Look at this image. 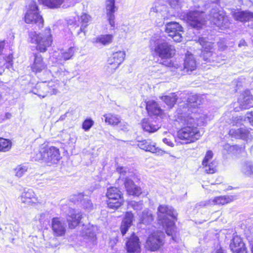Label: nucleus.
Wrapping results in <instances>:
<instances>
[{"instance_id": "f257e3e1", "label": "nucleus", "mask_w": 253, "mask_h": 253, "mask_svg": "<svg viewBox=\"0 0 253 253\" xmlns=\"http://www.w3.org/2000/svg\"><path fill=\"white\" fill-rule=\"evenodd\" d=\"M175 121L182 126L177 132L179 140L185 144H190L199 139L201 135L198 118L192 117L190 113H180L177 115Z\"/></svg>"}, {"instance_id": "f03ea898", "label": "nucleus", "mask_w": 253, "mask_h": 253, "mask_svg": "<svg viewBox=\"0 0 253 253\" xmlns=\"http://www.w3.org/2000/svg\"><path fill=\"white\" fill-rule=\"evenodd\" d=\"M28 42L35 45L38 53L46 52L53 44V36L50 28H46L42 33L29 31L28 34Z\"/></svg>"}, {"instance_id": "7ed1b4c3", "label": "nucleus", "mask_w": 253, "mask_h": 253, "mask_svg": "<svg viewBox=\"0 0 253 253\" xmlns=\"http://www.w3.org/2000/svg\"><path fill=\"white\" fill-rule=\"evenodd\" d=\"M60 158V152L58 148L44 144L40 146L39 151L35 155L36 161L44 163L49 166L56 164Z\"/></svg>"}, {"instance_id": "20e7f679", "label": "nucleus", "mask_w": 253, "mask_h": 253, "mask_svg": "<svg viewBox=\"0 0 253 253\" xmlns=\"http://www.w3.org/2000/svg\"><path fill=\"white\" fill-rule=\"evenodd\" d=\"M105 196L106 207L109 210L116 211L125 204L124 193L118 187L112 186L107 188Z\"/></svg>"}, {"instance_id": "39448f33", "label": "nucleus", "mask_w": 253, "mask_h": 253, "mask_svg": "<svg viewBox=\"0 0 253 253\" xmlns=\"http://www.w3.org/2000/svg\"><path fill=\"white\" fill-rule=\"evenodd\" d=\"M24 21L26 24L35 26L38 29L43 27L44 20L35 0L32 1L28 5L24 14Z\"/></svg>"}, {"instance_id": "423d86ee", "label": "nucleus", "mask_w": 253, "mask_h": 253, "mask_svg": "<svg viewBox=\"0 0 253 253\" xmlns=\"http://www.w3.org/2000/svg\"><path fill=\"white\" fill-rule=\"evenodd\" d=\"M153 45L150 43V50L152 55L157 56L162 59H169L173 57L176 53V50L174 46L167 42H161Z\"/></svg>"}, {"instance_id": "0eeeda50", "label": "nucleus", "mask_w": 253, "mask_h": 253, "mask_svg": "<svg viewBox=\"0 0 253 253\" xmlns=\"http://www.w3.org/2000/svg\"><path fill=\"white\" fill-rule=\"evenodd\" d=\"M165 235L161 231H155L148 236L144 248L150 252L159 250L164 245Z\"/></svg>"}, {"instance_id": "6e6552de", "label": "nucleus", "mask_w": 253, "mask_h": 253, "mask_svg": "<svg viewBox=\"0 0 253 253\" xmlns=\"http://www.w3.org/2000/svg\"><path fill=\"white\" fill-rule=\"evenodd\" d=\"M185 18L187 23L197 30L201 29L206 23V15L202 11H189L185 15Z\"/></svg>"}, {"instance_id": "1a4fd4ad", "label": "nucleus", "mask_w": 253, "mask_h": 253, "mask_svg": "<svg viewBox=\"0 0 253 253\" xmlns=\"http://www.w3.org/2000/svg\"><path fill=\"white\" fill-rule=\"evenodd\" d=\"M126 56L125 51L119 50L113 52L108 58L106 64V71L109 73H113L119 68L124 61Z\"/></svg>"}, {"instance_id": "9d476101", "label": "nucleus", "mask_w": 253, "mask_h": 253, "mask_svg": "<svg viewBox=\"0 0 253 253\" xmlns=\"http://www.w3.org/2000/svg\"><path fill=\"white\" fill-rule=\"evenodd\" d=\"M165 32L173 41L179 42L182 41V34L183 33L182 27L176 22H170L166 25Z\"/></svg>"}, {"instance_id": "9b49d317", "label": "nucleus", "mask_w": 253, "mask_h": 253, "mask_svg": "<svg viewBox=\"0 0 253 253\" xmlns=\"http://www.w3.org/2000/svg\"><path fill=\"white\" fill-rule=\"evenodd\" d=\"M83 217L81 212L76 209H71L66 215L68 228L73 230L77 228L81 224Z\"/></svg>"}, {"instance_id": "f8f14e48", "label": "nucleus", "mask_w": 253, "mask_h": 253, "mask_svg": "<svg viewBox=\"0 0 253 253\" xmlns=\"http://www.w3.org/2000/svg\"><path fill=\"white\" fill-rule=\"evenodd\" d=\"M137 146L146 152L155 153L158 155H163L166 152L156 146V144L151 139H145L137 141Z\"/></svg>"}, {"instance_id": "ddd939ff", "label": "nucleus", "mask_w": 253, "mask_h": 253, "mask_svg": "<svg viewBox=\"0 0 253 253\" xmlns=\"http://www.w3.org/2000/svg\"><path fill=\"white\" fill-rule=\"evenodd\" d=\"M125 249L128 253H140L141 242L139 238L135 233H132L129 237L126 238Z\"/></svg>"}, {"instance_id": "4468645a", "label": "nucleus", "mask_w": 253, "mask_h": 253, "mask_svg": "<svg viewBox=\"0 0 253 253\" xmlns=\"http://www.w3.org/2000/svg\"><path fill=\"white\" fill-rule=\"evenodd\" d=\"M145 109L148 116L155 118H163L165 116L164 111L157 102L154 100H145Z\"/></svg>"}, {"instance_id": "2eb2a0df", "label": "nucleus", "mask_w": 253, "mask_h": 253, "mask_svg": "<svg viewBox=\"0 0 253 253\" xmlns=\"http://www.w3.org/2000/svg\"><path fill=\"white\" fill-rule=\"evenodd\" d=\"M20 198L21 202L27 206L34 207L41 203L40 200L32 189H25Z\"/></svg>"}, {"instance_id": "dca6fc26", "label": "nucleus", "mask_w": 253, "mask_h": 253, "mask_svg": "<svg viewBox=\"0 0 253 253\" xmlns=\"http://www.w3.org/2000/svg\"><path fill=\"white\" fill-rule=\"evenodd\" d=\"M104 121L108 125L113 126H119L120 129L126 131L127 129L128 124L126 122H122L120 116L114 113H109L103 115Z\"/></svg>"}, {"instance_id": "f3484780", "label": "nucleus", "mask_w": 253, "mask_h": 253, "mask_svg": "<svg viewBox=\"0 0 253 253\" xmlns=\"http://www.w3.org/2000/svg\"><path fill=\"white\" fill-rule=\"evenodd\" d=\"M51 228L55 237L65 236L67 232L66 226L59 217H54L51 219Z\"/></svg>"}, {"instance_id": "a211bd4d", "label": "nucleus", "mask_w": 253, "mask_h": 253, "mask_svg": "<svg viewBox=\"0 0 253 253\" xmlns=\"http://www.w3.org/2000/svg\"><path fill=\"white\" fill-rule=\"evenodd\" d=\"M33 56V62L30 66L32 72L37 74L45 70L47 68V64L44 61L42 55L40 53H35Z\"/></svg>"}, {"instance_id": "6ab92c4d", "label": "nucleus", "mask_w": 253, "mask_h": 253, "mask_svg": "<svg viewBox=\"0 0 253 253\" xmlns=\"http://www.w3.org/2000/svg\"><path fill=\"white\" fill-rule=\"evenodd\" d=\"M229 247L232 253H248L247 248L243 239L237 235L233 237Z\"/></svg>"}, {"instance_id": "aec40b11", "label": "nucleus", "mask_w": 253, "mask_h": 253, "mask_svg": "<svg viewBox=\"0 0 253 253\" xmlns=\"http://www.w3.org/2000/svg\"><path fill=\"white\" fill-rule=\"evenodd\" d=\"M197 68V62L193 54L187 52L184 60L183 70L189 73L196 70Z\"/></svg>"}, {"instance_id": "412c9836", "label": "nucleus", "mask_w": 253, "mask_h": 253, "mask_svg": "<svg viewBox=\"0 0 253 253\" xmlns=\"http://www.w3.org/2000/svg\"><path fill=\"white\" fill-rule=\"evenodd\" d=\"M115 2V0H106V9L108 20L111 26L114 29L115 27L114 13L116 7Z\"/></svg>"}, {"instance_id": "4be33fe9", "label": "nucleus", "mask_w": 253, "mask_h": 253, "mask_svg": "<svg viewBox=\"0 0 253 253\" xmlns=\"http://www.w3.org/2000/svg\"><path fill=\"white\" fill-rule=\"evenodd\" d=\"M200 104L201 100L199 97L196 95H193L188 97L185 104L186 107L189 112L196 114L200 108Z\"/></svg>"}, {"instance_id": "5701e85b", "label": "nucleus", "mask_w": 253, "mask_h": 253, "mask_svg": "<svg viewBox=\"0 0 253 253\" xmlns=\"http://www.w3.org/2000/svg\"><path fill=\"white\" fill-rule=\"evenodd\" d=\"M124 184L127 194L128 195L138 197L142 193L141 188L136 185L131 180H126Z\"/></svg>"}, {"instance_id": "b1692460", "label": "nucleus", "mask_w": 253, "mask_h": 253, "mask_svg": "<svg viewBox=\"0 0 253 253\" xmlns=\"http://www.w3.org/2000/svg\"><path fill=\"white\" fill-rule=\"evenodd\" d=\"M233 16L235 20L243 23L253 20V12L249 11L235 12Z\"/></svg>"}, {"instance_id": "393cba45", "label": "nucleus", "mask_w": 253, "mask_h": 253, "mask_svg": "<svg viewBox=\"0 0 253 253\" xmlns=\"http://www.w3.org/2000/svg\"><path fill=\"white\" fill-rule=\"evenodd\" d=\"M236 199L235 195H222L215 197L212 202L215 205L224 206L233 202Z\"/></svg>"}, {"instance_id": "a878e982", "label": "nucleus", "mask_w": 253, "mask_h": 253, "mask_svg": "<svg viewBox=\"0 0 253 253\" xmlns=\"http://www.w3.org/2000/svg\"><path fill=\"white\" fill-rule=\"evenodd\" d=\"M160 98L168 106L169 109H172L177 101L178 96L176 92H172L169 95H162Z\"/></svg>"}, {"instance_id": "bb28decb", "label": "nucleus", "mask_w": 253, "mask_h": 253, "mask_svg": "<svg viewBox=\"0 0 253 253\" xmlns=\"http://www.w3.org/2000/svg\"><path fill=\"white\" fill-rule=\"evenodd\" d=\"M143 130L148 133H153L157 131L160 126L158 124H154L152 122L147 119H143L141 123Z\"/></svg>"}, {"instance_id": "cd10ccee", "label": "nucleus", "mask_w": 253, "mask_h": 253, "mask_svg": "<svg viewBox=\"0 0 253 253\" xmlns=\"http://www.w3.org/2000/svg\"><path fill=\"white\" fill-rule=\"evenodd\" d=\"M242 103L246 108H249L253 107V94L251 90L246 89L241 94Z\"/></svg>"}, {"instance_id": "c85d7f7f", "label": "nucleus", "mask_w": 253, "mask_h": 253, "mask_svg": "<svg viewBox=\"0 0 253 253\" xmlns=\"http://www.w3.org/2000/svg\"><path fill=\"white\" fill-rule=\"evenodd\" d=\"M39 4L50 9L60 8L64 3L65 0H38Z\"/></svg>"}, {"instance_id": "c756f323", "label": "nucleus", "mask_w": 253, "mask_h": 253, "mask_svg": "<svg viewBox=\"0 0 253 253\" xmlns=\"http://www.w3.org/2000/svg\"><path fill=\"white\" fill-rule=\"evenodd\" d=\"M48 89L46 82L38 83L33 88L32 92L39 97L44 98L46 97V89Z\"/></svg>"}, {"instance_id": "7c9ffc66", "label": "nucleus", "mask_w": 253, "mask_h": 253, "mask_svg": "<svg viewBox=\"0 0 253 253\" xmlns=\"http://www.w3.org/2000/svg\"><path fill=\"white\" fill-rule=\"evenodd\" d=\"M46 85L48 87V89L46 90V96L52 95L56 94L59 87V83L57 81H50L48 82H46Z\"/></svg>"}, {"instance_id": "2f4dec72", "label": "nucleus", "mask_w": 253, "mask_h": 253, "mask_svg": "<svg viewBox=\"0 0 253 253\" xmlns=\"http://www.w3.org/2000/svg\"><path fill=\"white\" fill-rule=\"evenodd\" d=\"M113 40V36L111 34L101 35L96 38L93 41L95 43H101L103 45L110 44Z\"/></svg>"}, {"instance_id": "473e14b6", "label": "nucleus", "mask_w": 253, "mask_h": 253, "mask_svg": "<svg viewBox=\"0 0 253 253\" xmlns=\"http://www.w3.org/2000/svg\"><path fill=\"white\" fill-rule=\"evenodd\" d=\"M12 147V142L10 139L0 137V153L8 152Z\"/></svg>"}, {"instance_id": "72a5a7b5", "label": "nucleus", "mask_w": 253, "mask_h": 253, "mask_svg": "<svg viewBox=\"0 0 253 253\" xmlns=\"http://www.w3.org/2000/svg\"><path fill=\"white\" fill-rule=\"evenodd\" d=\"M204 171L205 173L208 174H214L217 172V166L214 162H211L210 163L202 165Z\"/></svg>"}, {"instance_id": "f704fd0d", "label": "nucleus", "mask_w": 253, "mask_h": 253, "mask_svg": "<svg viewBox=\"0 0 253 253\" xmlns=\"http://www.w3.org/2000/svg\"><path fill=\"white\" fill-rule=\"evenodd\" d=\"M76 51V48L71 46L66 50H62L61 52V58L64 61H67L71 59Z\"/></svg>"}, {"instance_id": "c9c22d12", "label": "nucleus", "mask_w": 253, "mask_h": 253, "mask_svg": "<svg viewBox=\"0 0 253 253\" xmlns=\"http://www.w3.org/2000/svg\"><path fill=\"white\" fill-rule=\"evenodd\" d=\"M160 214L159 215L160 220L162 221H167L166 218L168 215H170V211L168 207L165 205H160L158 209Z\"/></svg>"}, {"instance_id": "e433bc0d", "label": "nucleus", "mask_w": 253, "mask_h": 253, "mask_svg": "<svg viewBox=\"0 0 253 253\" xmlns=\"http://www.w3.org/2000/svg\"><path fill=\"white\" fill-rule=\"evenodd\" d=\"M163 226H166V232L169 236H172L175 233V226L174 222L172 221H164L161 222Z\"/></svg>"}, {"instance_id": "4c0bfd02", "label": "nucleus", "mask_w": 253, "mask_h": 253, "mask_svg": "<svg viewBox=\"0 0 253 253\" xmlns=\"http://www.w3.org/2000/svg\"><path fill=\"white\" fill-rule=\"evenodd\" d=\"M134 218V214L131 211H126L122 223L132 226Z\"/></svg>"}, {"instance_id": "58836bf2", "label": "nucleus", "mask_w": 253, "mask_h": 253, "mask_svg": "<svg viewBox=\"0 0 253 253\" xmlns=\"http://www.w3.org/2000/svg\"><path fill=\"white\" fill-rule=\"evenodd\" d=\"M91 17L86 13H83L79 18L82 27L85 28L88 25V23L91 20Z\"/></svg>"}, {"instance_id": "ea45409f", "label": "nucleus", "mask_w": 253, "mask_h": 253, "mask_svg": "<svg viewBox=\"0 0 253 253\" xmlns=\"http://www.w3.org/2000/svg\"><path fill=\"white\" fill-rule=\"evenodd\" d=\"M28 167L23 165H20L14 169L15 175L18 177L22 176L28 170Z\"/></svg>"}, {"instance_id": "a19ab883", "label": "nucleus", "mask_w": 253, "mask_h": 253, "mask_svg": "<svg viewBox=\"0 0 253 253\" xmlns=\"http://www.w3.org/2000/svg\"><path fill=\"white\" fill-rule=\"evenodd\" d=\"M93 125L94 121L90 118H87L83 122L82 128L85 131H88Z\"/></svg>"}, {"instance_id": "79ce46f5", "label": "nucleus", "mask_w": 253, "mask_h": 253, "mask_svg": "<svg viewBox=\"0 0 253 253\" xmlns=\"http://www.w3.org/2000/svg\"><path fill=\"white\" fill-rule=\"evenodd\" d=\"M238 134L243 139H246L251 136L250 130L249 129L240 128L238 129Z\"/></svg>"}, {"instance_id": "37998d69", "label": "nucleus", "mask_w": 253, "mask_h": 253, "mask_svg": "<svg viewBox=\"0 0 253 253\" xmlns=\"http://www.w3.org/2000/svg\"><path fill=\"white\" fill-rule=\"evenodd\" d=\"M213 156V154L211 150H208L206 152V155L203 158L202 162V165L210 163L211 161Z\"/></svg>"}, {"instance_id": "c03bdc74", "label": "nucleus", "mask_w": 253, "mask_h": 253, "mask_svg": "<svg viewBox=\"0 0 253 253\" xmlns=\"http://www.w3.org/2000/svg\"><path fill=\"white\" fill-rule=\"evenodd\" d=\"M232 151L236 155H240L243 153H246L245 146H238L237 145H233L232 146Z\"/></svg>"}, {"instance_id": "a18cd8bd", "label": "nucleus", "mask_w": 253, "mask_h": 253, "mask_svg": "<svg viewBox=\"0 0 253 253\" xmlns=\"http://www.w3.org/2000/svg\"><path fill=\"white\" fill-rule=\"evenodd\" d=\"M213 47V43L208 42L207 43L202 47V51L204 53H208L211 52Z\"/></svg>"}, {"instance_id": "49530a36", "label": "nucleus", "mask_w": 253, "mask_h": 253, "mask_svg": "<svg viewBox=\"0 0 253 253\" xmlns=\"http://www.w3.org/2000/svg\"><path fill=\"white\" fill-rule=\"evenodd\" d=\"M153 219V216L151 214H143L141 218V223L144 224H149L151 223Z\"/></svg>"}, {"instance_id": "de8ad7c7", "label": "nucleus", "mask_w": 253, "mask_h": 253, "mask_svg": "<svg viewBox=\"0 0 253 253\" xmlns=\"http://www.w3.org/2000/svg\"><path fill=\"white\" fill-rule=\"evenodd\" d=\"M131 225L126 224L121 222L120 229L121 233L122 235L124 236L128 231L129 228L131 227Z\"/></svg>"}, {"instance_id": "09e8293b", "label": "nucleus", "mask_w": 253, "mask_h": 253, "mask_svg": "<svg viewBox=\"0 0 253 253\" xmlns=\"http://www.w3.org/2000/svg\"><path fill=\"white\" fill-rule=\"evenodd\" d=\"M13 59V56L12 53L9 54L8 55H6L4 57V60L6 63L7 64V67H9L10 66H12Z\"/></svg>"}, {"instance_id": "8fccbe9b", "label": "nucleus", "mask_w": 253, "mask_h": 253, "mask_svg": "<svg viewBox=\"0 0 253 253\" xmlns=\"http://www.w3.org/2000/svg\"><path fill=\"white\" fill-rule=\"evenodd\" d=\"M246 118L251 125L253 126V111L247 112L246 114Z\"/></svg>"}, {"instance_id": "3c124183", "label": "nucleus", "mask_w": 253, "mask_h": 253, "mask_svg": "<svg viewBox=\"0 0 253 253\" xmlns=\"http://www.w3.org/2000/svg\"><path fill=\"white\" fill-rule=\"evenodd\" d=\"M208 42V41H207L206 39L204 37H200L197 40V42L201 45L202 47L205 45V44L207 43Z\"/></svg>"}, {"instance_id": "603ef678", "label": "nucleus", "mask_w": 253, "mask_h": 253, "mask_svg": "<svg viewBox=\"0 0 253 253\" xmlns=\"http://www.w3.org/2000/svg\"><path fill=\"white\" fill-rule=\"evenodd\" d=\"M163 141L166 143L168 145L170 146V147H173L174 146V143L171 141H170L169 139H168V138H164L163 139Z\"/></svg>"}, {"instance_id": "864d4df0", "label": "nucleus", "mask_w": 253, "mask_h": 253, "mask_svg": "<svg viewBox=\"0 0 253 253\" xmlns=\"http://www.w3.org/2000/svg\"><path fill=\"white\" fill-rule=\"evenodd\" d=\"M5 41H0V55L2 53L3 50L5 46Z\"/></svg>"}, {"instance_id": "5fc2aeb1", "label": "nucleus", "mask_w": 253, "mask_h": 253, "mask_svg": "<svg viewBox=\"0 0 253 253\" xmlns=\"http://www.w3.org/2000/svg\"><path fill=\"white\" fill-rule=\"evenodd\" d=\"M249 246L250 248L251 252V253H253V241H249Z\"/></svg>"}, {"instance_id": "6e6d98bb", "label": "nucleus", "mask_w": 253, "mask_h": 253, "mask_svg": "<svg viewBox=\"0 0 253 253\" xmlns=\"http://www.w3.org/2000/svg\"><path fill=\"white\" fill-rule=\"evenodd\" d=\"M138 205V203L134 202L133 204H131V206L132 208L134 209V207H135V205Z\"/></svg>"}, {"instance_id": "4d7b16f0", "label": "nucleus", "mask_w": 253, "mask_h": 253, "mask_svg": "<svg viewBox=\"0 0 253 253\" xmlns=\"http://www.w3.org/2000/svg\"><path fill=\"white\" fill-rule=\"evenodd\" d=\"M123 167H119L117 168V170L120 172H121L122 171V170H123Z\"/></svg>"}, {"instance_id": "13d9d810", "label": "nucleus", "mask_w": 253, "mask_h": 253, "mask_svg": "<svg viewBox=\"0 0 253 253\" xmlns=\"http://www.w3.org/2000/svg\"><path fill=\"white\" fill-rule=\"evenodd\" d=\"M217 253H222L221 252L219 251V252H218Z\"/></svg>"}]
</instances>
